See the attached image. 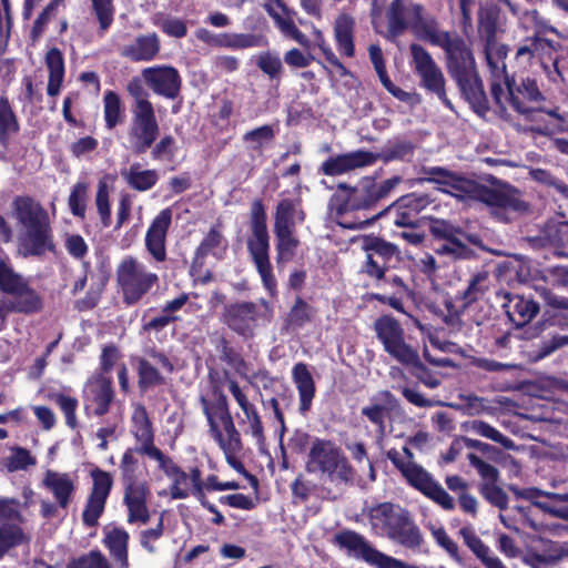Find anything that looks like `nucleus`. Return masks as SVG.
Wrapping results in <instances>:
<instances>
[{"label": "nucleus", "instance_id": "obj_43", "mask_svg": "<svg viewBox=\"0 0 568 568\" xmlns=\"http://www.w3.org/2000/svg\"><path fill=\"white\" fill-rule=\"evenodd\" d=\"M403 366L407 367L413 376L429 388L439 386V378L420 361L418 351L414 348L400 362Z\"/></svg>", "mask_w": 568, "mask_h": 568}, {"label": "nucleus", "instance_id": "obj_11", "mask_svg": "<svg viewBox=\"0 0 568 568\" xmlns=\"http://www.w3.org/2000/svg\"><path fill=\"white\" fill-rule=\"evenodd\" d=\"M131 114L125 148L134 155H142L160 136V125L151 101H140L138 105H132Z\"/></svg>", "mask_w": 568, "mask_h": 568}, {"label": "nucleus", "instance_id": "obj_37", "mask_svg": "<svg viewBox=\"0 0 568 568\" xmlns=\"http://www.w3.org/2000/svg\"><path fill=\"white\" fill-rule=\"evenodd\" d=\"M459 534L465 545L486 568H507L497 556L491 555L490 548L470 528L464 527Z\"/></svg>", "mask_w": 568, "mask_h": 568}, {"label": "nucleus", "instance_id": "obj_52", "mask_svg": "<svg viewBox=\"0 0 568 568\" xmlns=\"http://www.w3.org/2000/svg\"><path fill=\"white\" fill-rule=\"evenodd\" d=\"M386 457L392 462L394 467L402 474L406 483L412 486L425 468L412 460L405 462L400 453L396 448L386 452Z\"/></svg>", "mask_w": 568, "mask_h": 568}, {"label": "nucleus", "instance_id": "obj_6", "mask_svg": "<svg viewBox=\"0 0 568 568\" xmlns=\"http://www.w3.org/2000/svg\"><path fill=\"white\" fill-rule=\"evenodd\" d=\"M0 292L9 296L0 297V332L6 328L9 314L34 315L43 310L40 293L4 260H0Z\"/></svg>", "mask_w": 568, "mask_h": 568}, {"label": "nucleus", "instance_id": "obj_25", "mask_svg": "<svg viewBox=\"0 0 568 568\" xmlns=\"http://www.w3.org/2000/svg\"><path fill=\"white\" fill-rule=\"evenodd\" d=\"M196 38L212 47H224L231 49L258 48L265 45V39L258 34L247 33H213L200 28L195 32Z\"/></svg>", "mask_w": 568, "mask_h": 568}, {"label": "nucleus", "instance_id": "obj_22", "mask_svg": "<svg viewBox=\"0 0 568 568\" xmlns=\"http://www.w3.org/2000/svg\"><path fill=\"white\" fill-rule=\"evenodd\" d=\"M417 143L404 134L395 135L387 140L379 152L368 151L369 165L382 161L385 164L392 162L410 163L417 151Z\"/></svg>", "mask_w": 568, "mask_h": 568}, {"label": "nucleus", "instance_id": "obj_57", "mask_svg": "<svg viewBox=\"0 0 568 568\" xmlns=\"http://www.w3.org/2000/svg\"><path fill=\"white\" fill-rule=\"evenodd\" d=\"M276 237V252L277 260H291L296 248L300 245V241L295 237V231H273Z\"/></svg>", "mask_w": 568, "mask_h": 568}, {"label": "nucleus", "instance_id": "obj_13", "mask_svg": "<svg viewBox=\"0 0 568 568\" xmlns=\"http://www.w3.org/2000/svg\"><path fill=\"white\" fill-rule=\"evenodd\" d=\"M199 403L206 418L209 433L215 443H236L241 434L235 427L227 398L210 399L201 395Z\"/></svg>", "mask_w": 568, "mask_h": 568}, {"label": "nucleus", "instance_id": "obj_41", "mask_svg": "<svg viewBox=\"0 0 568 568\" xmlns=\"http://www.w3.org/2000/svg\"><path fill=\"white\" fill-rule=\"evenodd\" d=\"M354 29L355 21L348 14H341L335 20L334 34L339 52L346 57L354 55Z\"/></svg>", "mask_w": 568, "mask_h": 568}, {"label": "nucleus", "instance_id": "obj_58", "mask_svg": "<svg viewBox=\"0 0 568 568\" xmlns=\"http://www.w3.org/2000/svg\"><path fill=\"white\" fill-rule=\"evenodd\" d=\"M49 398L53 400L61 412L64 414L65 424L71 428L75 429L78 427L77 419V408L79 402L75 397L68 396L62 393H52L49 395Z\"/></svg>", "mask_w": 568, "mask_h": 568}, {"label": "nucleus", "instance_id": "obj_40", "mask_svg": "<svg viewBox=\"0 0 568 568\" xmlns=\"http://www.w3.org/2000/svg\"><path fill=\"white\" fill-rule=\"evenodd\" d=\"M159 39L155 33L139 37L131 44L124 47L122 54L134 61H148L159 51Z\"/></svg>", "mask_w": 568, "mask_h": 568}, {"label": "nucleus", "instance_id": "obj_64", "mask_svg": "<svg viewBox=\"0 0 568 568\" xmlns=\"http://www.w3.org/2000/svg\"><path fill=\"white\" fill-rule=\"evenodd\" d=\"M499 12L496 8L486 9L479 20V33L485 38V42L497 41L496 36L499 31Z\"/></svg>", "mask_w": 568, "mask_h": 568}, {"label": "nucleus", "instance_id": "obj_36", "mask_svg": "<svg viewBox=\"0 0 568 568\" xmlns=\"http://www.w3.org/2000/svg\"><path fill=\"white\" fill-rule=\"evenodd\" d=\"M43 484L52 493L58 505L63 509L68 508L75 491L74 483L70 476L68 474L48 471Z\"/></svg>", "mask_w": 568, "mask_h": 568}, {"label": "nucleus", "instance_id": "obj_12", "mask_svg": "<svg viewBox=\"0 0 568 568\" xmlns=\"http://www.w3.org/2000/svg\"><path fill=\"white\" fill-rule=\"evenodd\" d=\"M475 197L490 206L493 213L503 222H510L514 215L529 212V204L520 197V192L505 183L499 187H489L473 183Z\"/></svg>", "mask_w": 568, "mask_h": 568}, {"label": "nucleus", "instance_id": "obj_35", "mask_svg": "<svg viewBox=\"0 0 568 568\" xmlns=\"http://www.w3.org/2000/svg\"><path fill=\"white\" fill-rule=\"evenodd\" d=\"M420 173L424 175L422 181L449 186L459 192H468L466 185L473 184L471 181L444 166H423Z\"/></svg>", "mask_w": 568, "mask_h": 568}, {"label": "nucleus", "instance_id": "obj_49", "mask_svg": "<svg viewBox=\"0 0 568 568\" xmlns=\"http://www.w3.org/2000/svg\"><path fill=\"white\" fill-rule=\"evenodd\" d=\"M103 112L105 128L108 130H113L116 125L123 122L124 108L116 92L109 90L104 93Z\"/></svg>", "mask_w": 568, "mask_h": 568}, {"label": "nucleus", "instance_id": "obj_53", "mask_svg": "<svg viewBox=\"0 0 568 568\" xmlns=\"http://www.w3.org/2000/svg\"><path fill=\"white\" fill-rule=\"evenodd\" d=\"M216 351L222 362L233 367L236 373L243 374L246 369L247 363L242 354L232 345V343L224 336H221L216 343Z\"/></svg>", "mask_w": 568, "mask_h": 568}, {"label": "nucleus", "instance_id": "obj_4", "mask_svg": "<svg viewBox=\"0 0 568 568\" xmlns=\"http://www.w3.org/2000/svg\"><path fill=\"white\" fill-rule=\"evenodd\" d=\"M490 95L497 113L503 119L509 116L507 110L509 105L514 111L526 116L534 112H545L560 122L565 121L558 112L559 108L546 110L534 106L545 98L537 82L529 78L517 81L516 73H491Z\"/></svg>", "mask_w": 568, "mask_h": 568}, {"label": "nucleus", "instance_id": "obj_34", "mask_svg": "<svg viewBox=\"0 0 568 568\" xmlns=\"http://www.w3.org/2000/svg\"><path fill=\"white\" fill-rule=\"evenodd\" d=\"M422 493L427 498L438 504L445 510L455 508L454 498L437 483L433 476L425 469L418 479L410 486Z\"/></svg>", "mask_w": 568, "mask_h": 568}, {"label": "nucleus", "instance_id": "obj_45", "mask_svg": "<svg viewBox=\"0 0 568 568\" xmlns=\"http://www.w3.org/2000/svg\"><path fill=\"white\" fill-rule=\"evenodd\" d=\"M399 506L389 501L379 503L371 507L368 518L373 527H379L385 534L392 528L394 520L398 517Z\"/></svg>", "mask_w": 568, "mask_h": 568}, {"label": "nucleus", "instance_id": "obj_29", "mask_svg": "<svg viewBox=\"0 0 568 568\" xmlns=\"http://www.w3.org/2000/svg\"><path fill=\"white\" fill-rule=\"evenodd\" d=\"M306 214L300 199L284 197L276 204L273 231H295L305 221Z\"/></svg>", "mask_w": 568, "mask_h": 568}, {"label": "nucleus", "instance_id": "obj_50", "mask_svg": "<svg viewBox=\"0 0 568 568\" xmlns=\"http://www.w3.org/2000/svg\"><path fill=\"white\" fill-rule=\"evenodd\" d=\"M314 314V307L304 301L303 297L296 296L294 304L286 315V326L292 328H302L307 323L312 322Z\"/></svg>", "mask_w": 568, "mask_h": 568}, {"label": "nucleus", "instance_id": "obj_33", "mask_svg": "<svg viewBox=\"0 0 568 568\" xmlns=\"http://www.w3.org/2000/svg\"><path fill=\"white\" fill-rule=\"evenodd\" d=\"M132 435L135 440L141 443L138 447L140 454L145 455L150 449L154 448V432L152 422L143 405L136 407L132 414Z\"/></svg>", "mask_w": 568, "mask_h": 568}, {"label": "nucleus", "instance_id": "obj_44", "mask_svg": "<svg viewBox=\"0 0 568 568\" xmlns=\"http://www.w3.org/2000/svg\"><path fill=\"white\" fill-rule=\"evenodd\" d=\"M136 374L138 387L141 393H145L150 388L162 386L166 383L161 372L144 357L136 359Z\"/></svg>", "mask_w": 568, "mask_h": 568}, {"label": "nucleus", "instance_id": "obj_15", "mask_svg": "<svg viewBox=\"0 0 568 568\" xmlns=\"http://www.w3.org/2000/svg\"><path fill=\"white\" fill-rule=\"evenodd\" d=\"M374 331L384 351L398 363L415 348L406 343L402 324L392 315L376 318Z\"/></svg>", "mask_w": 568, "mask_h": 568}, {"label": "nucleus", "instance_id": "obj_47", "mask_svg": "<svg viewBox=\"0 0 568 568\" xmlns=\"http://www.w3.org/2000/svg\"><path fill=\"white\" fill-rule=\"evenodd\" d=\"M124 179L132 190L145 192L156 184L159 175L155 170L141 171L139 164H132L124 174Z\"/></svg>", "mask_w": 568, "mask_h": 568}, {"label": "nucleus", "instance_id": "obj_24", "mask_svg": "<svg viewBox=\"0 0 568 568\" xmlns=\"http://www.w3.org/2000/svg\"><path fill=\"white\" fill-rule=\"evenodd\" d=\"M123 503L128 509V523L146 524L150 520V511L148 508V498L150 496V487L146 481H138L123 486Z\"/></svg>", "mask_w": 568, "mask_h": 568}, {"label": "nucleus", "instance_id": "obj_8", "mask_svg": "<svg viewBox=\"0 0 568 568\" xmlns=\"http://www.w3.org/2000/svg\"><path fill=\"white\" fill-rule=\"evenodd\" d=\"M250 229L252 235L247 240V251L256 266L265 290L271 296H274L277 290V282L270 262L267 215L262 199H255L251 203Z\"/></svg>", "mask_w": 568, "mask_h": 568}, {"label": "nucleus", "instance_id": "obj_3", "mask_svg": "<svg viewBox=\"0 0 568 568\" xmlns=\"http://www.w3.org/2000/svg\"><path fill=\"white\" fill-rule=\"evenodd\" d=\"M361 248L365 253V258L358 273L369 278L375 287L390 285L395 290L389 295L368 292L364 300L369 303L376 301L406 314L402 295L408 293L409 287L399 275H387L403 260L399 246L381 235L369 233L361 237Z\"/></svg>", "mask_w": 568, "mask_h": 568}, {"label": "nucleus", "instance_id": "obj_9", "mask_svg": "<svg viewBox=\"0 0 568 568\" xmlns=\"http://www.w3.org/2000/svg\"><path fill=\"white\" fill-rule=\"evenodd\" d=\"M115 276L122 303L126 306L140 303L159 283L158 274L148 271L145 265L132 255L121 260Z\"/></svg>", "mask_w": 568, "mask_h": 568}, {"label": "nucleus", "instance_id": "obj_63", "mask_svg": "<svg viewBox=\"0 0 568 568\" xmlns=\"http://www.w3.org/2000/svg\"><path fill=\"white\" fill-rule=\"evenodd\" d=\"M67 568H111V565L101 550L93 549L70 560Z\"/></svg>", "mask_w": 568, "mask_h": 568}, {"label": "nucleus", "instance_id": "obj_16", "mask_svg": "<svg viewBox=\"0 0 568 568\" xmlns=\"http://www.w3.org/2000/svg\"><path fill=\"white\" fill-rule=\"evenodd\" d=\"M433 202L427 193L412 192L399 196L387 206V213L394 212V225L404 229H418L422 219L420 213Z\"/></svg>", "mask_w": 568, "mask_h": 568}, {"label": "nucleus", "instance_id": "obj_56", "mask_svg": "<svg viewBox=\"0 0 568 568\" xmlns=\"http://www.w3.org/2000/svg\"><path fill=\"white\" fill-rule=\"evenodd\" d=\"M89 185L85 182H77L70 192L68 205L71 213L80 219L85 216Z\"/></svg>", "mask_w": 568, "mask_h": 568}, {"label": "nucleus", "instance_id": "obj_42", "mask_svg": "<svg viewBox=\"0 0 568 568\" xmlns=\"http://www.w3.org/2000/svg\"><path fill=\"white\" fill-rule=\"evenodd\" d=\"M153 91L169 99L179 95L181 89L180 73H142Z\"/></svg>", "mask_w": 568, "mask_h": 568}, {"label": "nucleus", "instance_id": "obj_51", "mask_svg": "<svg viewBox=\"0 0 568 568\" xmlns=\"http://www.w3.org/2000/svg\"><path fill=\"white\" fill-rule=\"evenodd\" d=\"M386 457L392 462L394 467L402 474L406 483L412 486L425 468L412 460L405 462L400 453L396 448L386 452Z\"/></svg>", "mask_w": 568, "mask_h": 568}, {"label": "nucleus", "instance_id": "obj_2", "mask_svg": "<svg viewBox=\"0 0 568 568\" xmlns=\"http://www.w3.org/2000/svg\"><path fill=\"white\" fill-rule=\"evenodd\" d=\"M402 181V176L394 175L383 181H377L375 176H364L355 186L338 183L328 206L343 229H366L387 213V206L381 209L382 202L390 196Z\"/></svg>", "mask_w": 568, "mask_h": 568}, {"label": "nucleus", "instance_id": "obj_38", "mask_svg": "<svg viewBox=\"0 0 568 568\" xmlns=\"http://www.w3.org/2000/svg\"><path fill=\"white\" fill-rule=\"evenodd\" d=\"M21 130L19 118L7 95H0V145L8 148L10 140Z\"/></svg>", "mask_w": 568, "mask_h": 568}, {"label": "nucleus", "instance_id": "obj_14", "mask_svg": "<svg viewBox=\"0 0 568 568\" xmlns=\"http://www.w3.org/2000/svg\"><path fill=\"white\" fill-rule=\"evenodd\" d=\"M92 488L87 498L82 513V523L88 528L98 526L100 517L105 510L106 500L113 487V478L110 473L94 468L90 473Z\"/></svg>", "mask_w": 568, "mask_h": 568}, {"label": "nucleus", "instance_id": "obj_7", "mask_svg": "<svg viewBox=\"0 0 568 568\" xmlns=\"http://www.w3.org/2000/svg\"><path fill=\"white\" fill-rule=\"evenodd\" d=\"M273 318V306L265 298L226 303L220 315L221 323L244 341L254 338L257 331L268 326Z\"/></svg>", "mask_w": 568, "mask_h": 568}, {"label": "nucleus", "instance_id": "obj_28", "mask_svg": "<svg viewBox=\"0 0 568 568\" xmlns=\"http://www.w3.org/2000/svg\"><path fill=\"white\" fill-rule=\"evenodd\" d=\"M222 224L219 222L204 235L199 246L195 248L192 258L191 268L201 271L205 264L207 255L221 258L227 250V240L221 231Z\"/></svg>", "mask_w": 568, "mask_h": 568}, {"label": "nucleus", "instance_id": "obj_18", "mask_svg": "<svg viewBox=\"0 0 568 568\" xmlns=\"http://www.w3.org/2000/svg\"><path fill=\"white\" fill-rule=\"evenodd\" d=\"M509 490L517 498L530 501L550 516L568 520V494L545 491L536 487L518 488L513 485Z\"/></svg>", "mask_w": 568, "mask_h": 568}, {"label": "nucleus", "instance_id": "obj_30", "mask_svg": "<svg viewBox=\"0 0 568 568\" xmlns=\"http://www.w3.org/2000/svg\"><path fill=\"white\" fill-rule=\"evenodd\" d=\"M129 540L130 535L123 527L104 530L102 542L116 568H130Z\"/></svg>", "mask_w": 568, "mask_h": 568}, {"label": "nucleus", "instance_id": "obj_59", "mask_svg": "<svg viewBox=\"0 0 568 568\" xmlns=\"http://www.w3.org/2000/svg\"><path fill=\"white\" fill-rule=\"evenodd\" d=\"M420 75L422 80L419 85L425 88L428 92L436 94L448 109L453 110V104L446 94L443 73H420Z\"/></svg>", "mask_w": 568, "mask_h": 568}, {"label": "nucleus", "instance_id": "obj_17", "mask_svg": "<svg viewBox=\"0 0 568 568\" xmlns=\"http://www.w3.org/2000/svg\"><path fill=\"white\" fill-rule=\"evenodd\" d=\"M500 307L515 328H523L539 313V304L530 296L500 290L496 293Z\"/></svg>", "mask_w": 568, "mask_h": 568}, {"label": "nucleus", "instance_id": "obj_1", "mask_svg": "<svg viewBox=\"0 0 568 568\" xmlns=\"http://www.w3.org/2000/svg\"><path fill=\"white\" fill-rule=\"evenodd\" d=\"M385 29L374 21V29L386 40L396 42L407 30L433 45L445 50L449 71H471L475 60L470 50L459 38L439 28L437 20L428 14L423 4L415 0H392L385 10Z\"/></svg>", "mask_w": 568, "mask_h": 568}, {"label": "nucleus", "instance_id": "obj_19", "mask_svg": "<svg viewBox=\"0 0 568 568\" xmlns=\"http://www.w3.org/2000/svg\"><path fill=\"white\" fill-rule=\"evenodd\" d=\"M173 212L171 207H165L152 220L145 233V248L156 263L165 262L166 236L172 224Z\"/></svg>", "mask_w": 568, "mask_h": 568}, {"label": "nucleus", "instance_id": "obj_54", "mask_svg": "<svg viewBox=\"0 0 568 568\" xmlns=\"http://www.w3.org/2000/svg\"><path fill=\"white\" fill-rule=\"evenodd\" d=\"M92 13L99 22V33L103 36L114 20L113 0H90Z\"/></svg>", "mask_w": 568, "mask_h": 568}, {"label": "nucleus", "instance_id": "obj_61", "mask_svg": "<svg viewBox=\"0 0 568 568\" xmlns=\"http://www.w3.org/2000/svg\"><path fill=\"white\" fill-rule=\"evenodd\" d=\"M480 496L491 506L500 510L508 508V496L497 483H480L478 486Z\"/></svg>", "mask_w": 568, "mask_h": 568}, {"label": "nucleus", "instance_id": "obj_62", "mask_svg": "<svg viewBox=\"0 0 568 568\" xmlns=\"http://www.w3.org/2000/svg\"><path fill=\"white\" fill-rule=\"evenodd\" d=\"M106 282L108 277H104L99 283L91 284L85 295L74 302V310L78 312H88L97 307L102 298Z\"/></svg>", "mask_w": 568, "mask_h": 568}, {"label": "nucleus", "instance_id": "obj_48", "mask_svg": "<svg viewBox=\"0 0 568 568\" xmlns=\"http://www.w3.org/2000/svg\"><path fill=\"white\" fill-rule=\"evenodd\" d=\"M463 428L466 432H473L479 436H483V437L488 438L495 443H498L505 448L509 449V448L514 447V442L509 437L501 434L498 429H496L495 427H493L490 424H488L485 420L473 419V420L465 422L463 424Z\"/></svg>", "mask_w": 568, "mask_h": 568}, {"label": "nucleus", "instance_id": "obj_39", "mask_svg": "<svg viewBox=\"0 0 568 568\" xmlns=\"http://www.w3.org/2000/svg\"><path fill=\"white\" fill-rule=\"evenodd\" d=\"M489 287V273L479 271L470 276L467 287L458 292L456 297L463 302V308H468L471 304L483 300Z\"/></svg>", "mask_w": 568, "mask_h": 568}, {"label": "nucleus", "instance_id": "obj_5", "mask_svg": "<svg viewBox=\"0 0 568 568\" xmlns=\"http://www.w3.org/2000/svg\"><path fill=\"white\" fill-rule=\"evenodd\" d=\"M18 222L26 229L20 236V248L24 256H42L54 252L52 227L47 210L30 195H19L12 201Z\"/></svg>", "mask_w": 568, "mask_h": 568}, {"label": "nucleus", "instance_id": "obj_31", "mask_svg": "<svg viewBox=\"0 0 568 568\" xmlns=\"http://www.w3.org/2000/svg\"><path fill=\"white\" fill-rule=\"evenodd\" d=\"M372 400L379 403H373L372 405L362 408L361 414L365 416L372 424L376 425L379 434L385 433V419L388 413L396 407L397 398L392 392L384 389L372 397Z\"/></svg>", "mask_w": 568, "mask_h": 568}, {"label": "nucleus", "instance_id": "obj_55", "mask_svg": "<svg viewBox=\"0 0 568 568\" xmlns=\"http://www.w3.org/2000/svg\"><path fill=\"white\" fill-rule=\"evenodd\" d=\"M381 83L395 99L415 108L422 103V97L415 91H405L397 87L389 78V73H377Z\"/></svg>", "mask_w": 568, "mask_h": 568}, {"label": "nucleus", "instance_id": "obj_21", "mask_svg": "<svg viewBox=\"0 0 568 568\" xmlns=\"http://www.w3.org/2000/svg\"><path fill=\"white\" fill-rule=\"evenodd\" d=\"M462 98L479 118L490 111L489 100L478 73H453Z\"/></svg>", "mask_w": 568, "mask_h": 568}, {"label": "nucleus", "instance_id": "obj_23", "mask_svg": "<svg viewBox=\"0 0 568 568\" xmlns=\"http://www.w3.org/2000/svg\"><path fill=\"white\" fill-rule=\"evenodd\" d=\"M114 397L115 392L112 378L110 376L97 375L89 385L84 410L89 415V410L92 408L93 415L104 416L109 413Z\"/></svg>", "mask_w": 568, "mask_h": 568}, {"label": "nucleus", "instance_id": "obj_26", "mask_svg": "<svg viewBox=\"0 0 568 568\" xmlns=\"http://www.w3.org/2000/svg\"><path fill=\"white\" fill-rule=\"evenodd\" d=\"M368 150L358 149L327 158L320 166L318 172L326 176H338L351 171L371 166Z\"/></svg>", "mask_w": 568, "mask_h": 568}, {"label": "nucleus", "instance_id": "obj_20", "mask_svg": "<svg viewBox=\"0 0 568 568\" xmlns=\"http://www.w3.org/2000/svg\"><path fill=\"white\" fill-rule=\"evenodd\" d=\"M334 544L347 551V555L376 567L383 552L376 549L363 535L345 529L334 536Z\"/></svg>", "mask_w": 568, "mask_h": 568}, {"label": "nucleus", "instance_id": "obj_46", "mask_svg": "<svg viewBox=\"0 0 568 568\" xmlns=\"http://www.w3.org/2000/svg\"><path fill=\"white\" fill-rule=\"evenodd\" d=\"M544 233L558 256H568V221L548 222Z\"/></svg>", "mask_w": 568, "mask_h": 568}, {"label": "nucleus", "instance_id": "obj_10", "mask_svg": "<svg viewBox=\"0 0 568 568\" xmlns=\"http://www.w3.org/2000/svg\"><path fill=\"white\" fill-rule=\"evenodd\" d=\"M306 469L310 473L321 471L329 478L348 483L354 479V468L342 449L328 439L315 438L308 452Z\"/></svg>", "mask_w": 568, "mask_h": 568}, {"label": "nucleus", "instance_id": "obj_27", "mask_svg": "<svg viewBox=\"0 0 568 568\" xmlns=\"http://www.w3.org/2000/svg\"><path fill=\"white\" fill-rule=\"evenodd\" d=\"M386 535L393 541L408 549L419 548L424 542L419 527L412 519L409 513L403 508H398V517Z\"/></svg>", "mask_w": 568, "mask_h": 568}, {"label": "nucleus", "instance_id": "obj_32", "mask_svg": "<svg viewBox=\"0 0 568 568\" xmlns=\"http://www.w3.org/2000/svg\"><path fill=\"white\" fill-rule=\"evenodd\" d=\"M292 379L298 392V409L302 414H305L311 409L316 393L314 378L305 363L300 362L293 366Z\"/></svg>", "mask_w": 568, "mask_h": 568}, {"label": "nucleus", "instance_id": "obj_60", "mask_svg": "<svg viewBox=\"0 0 568 568\" xmlns=\"http://www.w3.org/2000/svg\"><path fill=\"white\" fill-rule=\"evenodd\" d=\"M24 540V532L18 525L0 526V559L9 549L19 546Z\"/></svg>", "mask_w": 568, "mask_h": 568}]
</instances>
